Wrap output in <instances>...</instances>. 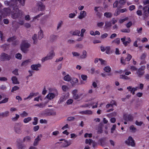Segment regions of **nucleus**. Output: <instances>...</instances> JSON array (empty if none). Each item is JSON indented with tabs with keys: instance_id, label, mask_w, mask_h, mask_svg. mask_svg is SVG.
I'll return each instance as SVG.
<instances>
[{
	"instance_id": "obj_1",
	"label": "nucleus",
	"mask_w": 149,
	"mask_h": 149,
	"mask_svg": "<svg viewBox=\"0 0 149 149\" xmlns=\"http://www.w3.org/2000/svg\"><path fill=\"white\" fill-rule=\"evenodd\" d=\"M144 5L143 8V14L144 19H145L149 16V0H146L143 1Z\"/></svg>"
},
{
	"instance_id": "obj_2",
	"label": "nucleus",
	"mask_w": 149,
	"mask_h": 149,
	"mask_svg": "<svg viewBox=\"0 0 149 149\" xmlns=\"http://www.w3.org/2000/svg\"><path fill=\"white\" fill-rule=\"evenodd\" d=\"M14 58V54H8L4 52L2 53L0 55V61H9Z\"/></svg>"
},
{
	"instance_id": "obj_3",
	"label": "nucleus",
	"mask_w": 149,
	"mask_h": 149,
	"mask_svg": "<svg viewBox=\"0 0 149 149\" xmlns=\"http://www.w3.org/2000/svg\"><path fill=\"white\" fill-rule=\"evenodd\" d=\"M31 45L26 40H23L22 42L20 47L21 50L24 53H26L29 51V48Z\"/></svg>"
},
{
	"instance_id": "obj_4",
	"label": "nucleus",
	"mask_w": 149,
	"mask_h": 149,
	"mask_svg": "<svg viewBox=\"0 0 149 149\" xmlns=\"http://www.w3.org/2000/svg\"><path fill=\"white\" fill-rule=\"evenodd\" d=\"M13 13L11 15L12 17L15 19L20 18L22 19L23 18L22 17V12L21 10H18L17 8V10L16 12Z\"/></svg>"
},
{
	"instance_id": "obj_5",
	"label": "nucleus",
	"mask_w": 149,
	"mask_h": 149,
	"mask_svg": "<svg viewBox=\"0 0 149 149\" xmlns=\"http://www.w3.org/2000/svg\"><path fill=\"white\" fill-rule=\"evenodd\" d=\"M55 55V53L53 50L51 51L47 55L44 57L42 59V61L44 62L46 61L51 60L53 58Z\"/></svg>"
},
{
	"instance_id": "obj_6",
	"label": "nucleus",
	"mask_w": 149,
	"mask_h": 149,
	"mask_svg": "<svg viewBox=\"0 0 149 149\" xmlns=\"http://www.w3.org/2000/svg\"><path fill=\"white\" fill-rule=\"evenodd\" d=\"M17 10V6H10L8 8H5L3 9V11L6 14H9L10 13H14L16 12Z\"/></svg>"
},
{
	"instance_id": "obj_7",
	"label": "nucleus",
	"mask_w": 149,
	"mask_h": 149,
	"mask_svg": "<svg viewBox=\"0 0 149 149\" xmlns=\"http://www.w3.org/2000/svg\"><path fill=\"white\" fill-rule=\"evenodd\" d=\"M125 143L128 146L133 147H135V146L134 140L131 136H129L127 139L125 141Z\"/></svg>"
},
{
	"instance_id": "obj_8",
	"label": "nucleus",
	"mask_w": 149,
	"mask_h": 149,
	"mask_svg": "<svg viewBox=\"0 0 149 149\" xmlns=\"http://www.w3.org/2000/svg\"><path fill=\"white\" fill-rule=\"evenodd\" d=\"M146 68L145 66H142L141 68L137 69L136 74L139 77H141L144 74V70Z\"/></svg>"
},
{
	"instance_id": "obj_9",
	"label": "nucleus",
	"mask_w": 149,
	"mask_h": 149,
	"mask_svg": "<svg viewBox=\"0 0 149 149\" xmlns=\"http://www.w3.org/2000/svg\"><path fill=\"white\" fill-rule=\"evenodd\" d=\"M58 95V92L57 90H56L54 93H49L46 96L48 99L51 100L54 99L55 97L57 96Z\"/></svg>"
},
{
	"instance_id": "obj_10",
	"label": "nucleus",
	"mask_w": 149,
	"mask_h": 149,
	"mask_svg": "<svg viewBox=\"0 0 149 149\" xmlns=\"http://www.w3.org/2000/svg\"><path fill=\"white\" fill-rule=\"evenodd\" d=\"M22 125L21 123H17L15 124L14 128L15 132L17 134H21L22 132L21 127Z\"/></svg>"
},
{
	"instance_id": "obj_11",
	"label": "nucleus",
	"mask_w": 149,
	"mask_h": 149,
	"mask_svg": "<svg viewBox=\"0 0 149 149\" xmlns=\"http://www.w3.org/2000/svg\"><path fill=\"white\" fill-rule=\"evenodd\" d=\"M43 114L46 116H55L56 115V113L53 111L47 109L44 111Z\"/></svg>"
},
{
	"instance_id": "obj_12",
	"label": "nucleus",
	"mask_w": 149,
	"mask_h": 149,
	"mask_svg": "<svg viewBox=\"0 0 149 149\" xmlns=\"http://www.w3.org/2000/svg\"><path fill=\"white\" fill-rule=\"evenodd\" d=\"M4 3L7 6H9V7L17 6L16 5V1L14 0H11L10 1H6L4 2Z\"/></svg>"
},
{
	"instance_id": "obj_13",
	"label": "nucleus",
	"mask_w": 149,
	"mask_h": 149,
	"mask_svg": "<svg viewBox=\"0 0 149 149\" xmlns=\"http://www.w3.org/2000/svg\"><path fill=\"white\" fill-rule=\"evenodd\" d=\"M123 119L125 121H132L133 119V116L130 114H125L123 115Z\"/></svg>"
},
{
	"instance_id": "obj_14",
	"label": "nucleus",
	"mask_w": 149,
	"mask_h": 149,
	"mask_svg": "<svg viewBox=\"0 0 149 149\" xmlns=\"http://www.w3.org/2000/svg\"><path fill=\"white\" fill-rule=\"evenodd\" d=\"M37 6L38 10L40 11H43L45 10V6L41 1H38L37 3Z\"/></svg>"
},
{
	"instance_id": "obj_15",
	"label": "nucleus",
	"mask_w": 149,
	"mask_h": 149,
	"mask_svg": "<svg viewBox=\"0 0 149 149\" xmlns=\"http://www.w3.org/2000/svg\"><path fill=\"white\" fill-rule=\"evenodd\" d=\"M42 134H40L39 135H38L37 138L35 139V140L34 141L33 145L34 146H37L39 143V142L40 140H41V138H42Z\"/></svg>"
},
{
	"instance_id": "obj_16",
	"label": "nucleus",
	"mask_w": 149,
	"mask_h": 149,
	"mask_svg": "<svg viewBox=\"0 0 149 149\" xmlns=\"http://www.w3.org/2000/svg\"><path fill=\"white\" fill-rule=\"evenodd\" d=\"M41 67L40 64H37L32 65L31 66V68L33 70L38 71L39 69L38 68H40Z\"/></svg>"
},
{
	"instance_id": "obj_17",
	"label": "nucleus",
	"mask_w": 149,
	"mask_h": 149,
	"mask_svg": "<svg viewBox=\"0 0 149 149\" xmlns=\"http://www.w3.org/2000/svg\"><path fill=\"white\" fill-rule=\"evenodd\" d=\"M39 94L38 93H30L29 95L27 97L24 98V100H25L27 99H28L29 98H31L32 97H33L37 95H38Z\"/></svg>"
},
{
	"instance_id": "obj_18",
	"label": "nucleus",
	"mask_w": 149,
	"mask_h": 149,
	"mask_svg": "<svg viewBox=\"0 0 149 149\" xmlns=\"http://www.w3.org/2000/svg\"><path fill=\"white\" fill-rule=\"evenodd\" d=\"M86 15V13L85 11H81L80 13V15L78 16V18L81 19L85 17Z\"/></svg>"
},
{
	"instance_id": "obj_19",
	"label": "nucleus",
	"mask_w": 149,
	"mask_h": 149,
	"mask_svg": "<svg viewBox=\"0 0 149 149\" xmlns=\"http://www.w3.org/2000/svg\"><path fill=\"white\" fill-rule=\"evenodd\" d=\"M12 83L14 84H19V82L17 78L15 76H13L11 78Z\"/></svg>"
},
{
	"instance_id": "obj_20",
	"label": "nucleus",
	"mask_w": 149,
	"mask_h": 149,
	"mask_svg": "<svg viewBox=\"0 0 149 149\" xmlns=\"http://www.w3.org/2000/svg\"><path fill=\"white\" fill-rule=\"evenodd\" d=\"M58 38V36L54 35H51L50 36V41L52 42L55 41Z\"/></svg>"
},
{
	"instance_id": "obj_21",
	"label": "nucleus",
	"mask_w": 149,
	"mask_h": 149,
	"mask_svg": "<svg viewBox=\"0 0 149 149\" xmlns=\"http://www.w3.org/2000/svg\"><path fill=\"white\" fill-rule=\"evenodd\" d=\"M70 33L73 36H79V34L80 33V31L77 30H76L75 31H71L70 32Z\"/></svg>"
},
{
	"instance_id": "obj_22",
	"label": "nucleus",
	"mask_w": 149,
	"mask_h": 149,
	"mask_svg": "<svg viewBox=\"0 0 149 149\" xmlns=\"http://www.w3.org/2000/svg\"><path fill=\"white\" fill-rule=\"evenodd\" d=\"M70 83L72 86H74L78 82V79L75 78H74L71 79L70 81Z\"/></svg>"
},
{
	"instance_id": "obj_23",
	"label": "nucleus",
	"mask_w": 149,
	"mask_h": 149,
	"mask_svg": "<svg viewBox=\"0 0 149 149\" xmlns=\"http://www.w3.org/2000/svg\"><path fill=\"white\" fill-rule=\"evenodd\" d=\"M87 52L86 50H84L82 52V54L80 56L81 59L86 58L87 57Z\"/></svg>"
},
{
	"instance_id": "obj_24",
	"label": "nucleus",
	"mask_w": 149,
	"mask_h": 149,
	"mask_svg": "<svg viewBox=\"0 0 149 149\" xmlns=\"http://www.w3.org/2000/svg\"><path fill=\"white\" fill-rule=\"evenodd\" d=\"M111 103V104H108L107 105L106 107L107 108H109L110 107H113V105H116V103L114 100H112Z\"/></svg>"
},
{
	"instance_id": "obj_25",
	"label": "nucleus",
	"mask_w": 149,
	"mask_h": 149,
	"mask_svg": "<svg viewBox=\"0 0 149 149\" xmlns=\"http://www.w3.org/2000/svg\"><path fill=\"white\" fill-rule=\"evenodd\" d=\"M43 37V31L42 30H41L38 33V38L39 40H40Z\"/></svg>"
},
{
	"instance_id": "obj_26",
	"label": "nucleus",
	"mask_w": 149,
	"mask_h": 149,
	"mask_svg": "<svg viewBox=\"0 0 149 149\" xmlns=\"http://www.w3.org/2000/svg\"><path fill=\"white\" fill-rule=\"evenodd\" d=\"M32 38L33 40V44H37L38 41V40L37 38V35L36 34H34V35L32 36Z\"/></svg>"
},
{
	"instance_id": "obj_27",
	"label": "nucleus",
	"mask_w": 149,
	"mask_h": 149,
	"mask_svg": "<svg viewBox=\"0 0 149 149\" xmlns=\"http://www.w3.org/2000/svg\"><path fill=\"white\" fill-rule=\"evenodd\" d=\"M71 77L68 74H67L63 78L64 80L68 81H70L71 80Z\"/></svg>"
},
{
	"instance_id": "obj_28",
	"label": "nucleus",
	"mask_w": 149,
	"mask_h": 149,
	"mask_svg": "<svg viewBox=\"0 0 149 149\" xmlns=\"http://www.w3.org/2000/svg\"><path fill=\"white\" fill-rule=\"evenodd\" d=\"M66 99L65 96V95H62L60 98L59 101L58 102V103L60 104L61 103L63 102L66 100Z\"/></svg>"
},
{
	"instance_id": "obj_29",
	"label": "nucleus",
	"mask_w": 149,
	"mask_h": 149,
	"mask_svg": "<svg viewBox=\"0 0 149 149\" xmlns=\"http://www.w3.org/2000/svg\"><path fill=\"white\" fill-rule=\"evenodd\" d=\"M104 16L107 18L111 17L112 16V14L110 12H106L104 13Z\"/></svg>"
},
{
	"instance_id": "obj_30",
	"label": "nucleus",
	"mask_w": 149,
	"mask_h": 149,
	"mask_svg": "<svg viewBox=\"0 0 149 149\" xmlns=\"http://www.w3.org/2000/svg\"><path fill=\"white\" fill-rule=\"evenodd\" d=\"M2 115H3V118L7 117L9 115V112L7 111L4 112H2Z\"/></svg>"
},
{
	"instance_id": "obj_31",
	"label": "nucleus",
	"mask_w": 149,
	"mask_h": 149,
	"mask_svg": "<svg viewBox=\"0 0 149 149\" xmlns=\"http://www.w3.org/2000/svg\"><path fill=\"white\" fill-rule=\"evenodd\" d=\"M18 149H24L25 147V146L24 144H22L20 143H17Z\"/></svg>"
},
{
	"instance_id": "obj_32",
	"label": "nucleus",
	"mask_w": 149,
	"mask_h": 149,
	"mask_svg": "<svg viewBox=\"0 0 149 149\" xmlns=\"http://www.w3.org/2000/svg\"><path fill=\"white\" fill-rule=\"evenodd\" d=\"M31 140V138L29 136H26L23 139L24 142L25 141L30 142Z\"/></svg>"
},
{
	"instance_id": "obj_33",
	"label": "nucleus",
	"mask_w": 149,
	"mask_h": 149,
	"mask_svg": "<svg viewBox=\"0 0 149 149\" xmlns=\"http://www.w3.org/2000/svg\"><path fill=\"white\" fill-rule=\"evenodd\" d=\"M65 143L63 144V145L62 146L63 147H67L69 146L71 144V142L70 141H65Z\"/></svg>"
},
{
	"instance_id": "obj_34",
	"label": "nucleus",
	"mask_w": 149,
	"mask_h": 149,
	"mask_svg": "<svg viewBox=\"0 0 149 149\" xmlns=\"http://www.w3.org/2000/svg\"><path fill=\"white\" fill-rule=\"evenodd\" d=\"M105 140V138H101L98 141L100 143L101 146H103L104 145V144L103 143V142Z\"/></svg>"
},
{
	"instance_id": "obj_35",
	"label": "nucleus",
	"mask_w": 149,
	"mask_h": 149,
	"mask_svg": "<svg viewBox=\"0 0 149 149\" xmlns=\"http://www.w3.org/2000/svg\"><path fill=\"white\" fill-rule=\"evenodd\" d=\"M30 62V61L29 60H26L23 62L22 64L21 65L23 66H25L27 65Z\"/></svg>"
},
{
	"instance_id": "obj_36",
	"label": "nucleus",
	"mask_w": 149,
	"mask_h": 149,
	"mask_svg": "<svg viewBox=\"0 0 149 149\" xmlns=\"http://www.w3.org/2000/svg\"><path fill=\"white\" fill-rule=\"evenodd\" d=\"M104 70L107 72H109L111 71V68L109 66H106L104 68Z\"/></svg>"
},
{
	"instance_id": "obj_37",
	"label": "nucleus",
	"mask_w": 149,
	"mask_h": 149,
	"mask_svg": "<svg viewBox=\"0 0 149 149\" xmlns=\"http://www.w3.org/2000/svg\"><path fill=\"white\" fill-rule=\"evenodd\" d=\"M46 105V104L40 103V104H37L34 105L35 106L39 107L42 108L44 107Z\"/></svg>"
},
{
	"instance_id": "obj_38",
	"label": "nucleus",
	"mask_w": 149,
	"mask_h": 149,
	"mask_svg": "<svg viewBox=\"0 0 149 149\" xmlns=\"http://www.w3.org/2000/svg\"><path fill=\"white\" fill-rule=\"evenodd\" d=\"M112 43H115L116 44L118 45L120 43V39L119 38H117L112 42Z\"/></svg>"
},
{
	"instance_id": "obj_39",
	"label": "nucleus",
	"mask_w": 149,
	"mask_h": 149,
	"mask_svg": "<svg viewBox=\"0 0 149 149\" xmlns=\"http://www.w3.org/2000/svg\"><path fill=\"white\" fill-rule=\"evenodd\" d=\"M63 24V22L62 21H60L58 23L57 27V30H58L59 28L61 27Z\"/></svg>"
},
{
	"instance_id": "obj_40",
	"label": "nucleus",
	"mask_w": 149,
	"mask_h": 149,
	"mask_svg": "<svg viewBox=\"0 0 149 149\" xmlns=\"http://www.w3.org/2000/svg\"><path fill=\"white\" fill-rule=\"evenodd\" d=\"M31 120V118L30 117H28L24 119L23 121L24 123H26L29 122Z\"/></svg>"
},
{
	"instance_id": "obj_41",
	"label": "nucleus",
	"mask_w": 149,
	"mask_h": 149,
	"mask_svg": "<svg viewBox=\"0 0 149 149\" xmlns=\"http://www.w3.org/2000/svg\"><path fill=\"white\" fill-rule=\"evenodd\" d=\"M120 31L122 32L126 33H129L130 32V29H121Z\"/></svg>"
},
{
	"instance_id": "obj_42",
	"label": "nucleus",
	"mask_w": 149,
	"mask_h": 149,
	"mask_svg": "<svg viewBox=\"0 0 149 149\" xmlns=\"http://www.w3.org/2000/svg\"><path fill=\"white\" fill-rule=\"evenodd\" d=\"M15 117H13L11 118V120L13 121H17L19 117V115L17 114H15Z\"/></svg>"
},
{
	"instance_id": "obj_43",
	"label": "nucleus",
	"mask_w": 149,
	"mask_h": 149,
	"mask_svg": "<svg viewBox=\"0 0 149 149\" xmlns=\"http://www.w3.org/2000/svg\"><path fill=\"white\" fill-rule=\"evenodd\" d=\"M19 87L17 86H15L14 87H13L11 89V92H13L15 91H16L17 90L19 89Z\"/></svg>"
},
{
	"instance_id": "obj_44",
	"label": "nucleus",
	"mask_w": 149,
	"mask_h": 149,
	"mask_svg": "<svg viewBox=\"0 0 149 149\" xmlns=\"http://www.w3.org/2000/svg\"><path fill=\"white\" fill-rule=\"evenodd\" d=\"M111 26V23L110 22L106 21L105 22V26L106 28L110 27Z\"/></svg>"
},
{
	"instance_id": "obj_45",
	"label": "nucleus",
	"mask_w": 149,
	"mask_h": 149,
	"mask_svg": "<svg viewBox=\"0 0 149 149\" xmlns=\"http://www.w3.org/2000/svg\"><path fill=\"white\" fill-rule=\"evenodd\" d=\"M15 57L21 60L22 58V55L19 53L16 54L15 56Z\"/></svg>"
},
{
	"instance_id": "obj_46",
	"label": "nucleus",
	"mask_w": 149,
	"mask_h": 149,
	"mask_svg": "<svg viewBox=\"0 0 149 149\" xmlns=\"http://www.w3.org/2000/svg\"><path fill=\"white\" fill-rule=\"evenodd\" d=\"M28 113L25 111H24L23 112L20 114V115L22 117H25L28 116Z\"/></svg>"
},
{
	"instance_id": "obj_47",
	"label": "nucleus",
	"mask_w": 149,
	"mask_h": 149,
	"mask_svg": "<svg viewBox=\"0 0 149 149\" xmlns=\"http://www.w3.org/2000/svg\"><path fill=\"white\" fill-rule=\"evenodd\" d=\"M132 56L129 54H128L127 57L125 58L126 61H129L132 58Z\"/></svg>"
},
{
	"instance_id": "obj_48",
	"label": "nucleus",
	"mask_w": 149,
	"mask_h": 149,
	"mask_svg": "<svg viewBox=\"0 0 149 149\" xmlns=\"http://www.w3.org/2000/svg\"><path fill=\"white\" fill-rule=\"evenodd\" d=\"M130 130H132V131L134 132H135L136 131V128L133 125H132L130 127Z\"/></svg>"
},
{
	"instance_id": "obj_49",
	"label": "nucleus",
	"mask_w": 149,
	"mask_h": 149,
	"mask_svg": "<svg viewBox=\"0 0 149 149\" xmlns=\"http://www.w3.org/2000/svg\"><path fill=\"white\" fill-rule=\"evenodd\" d=\"M99 60L100 62L101 65H106V61H105L102 58H99Z\"/></svg>"
},
{
	"instance_id": "obj_50",
	"label": "nucleus",
	"mask_w": 149,
	"mask_h": 149,
	"mask_svg": "<svg viewBox=\"0 0 149 149\" xmlns=\"http://www.w3.org/2000/svg\"><path fill=\"white\" fill-rule=\"evenodd\" d=\"M0 37L2 41H4V38L3 36V34L2 31H0Z\"/></svg>"
},
{
	"instance_id": "obj_51",
	"label": "nucleus",
	"mask_w": 149,
	"mask_h": 149,
	"mask_svg": "<svg viewBox=\"0 0 149 149\" xmlns=\"http://www.w3.org/2000/svg\"><path fill=\"white\" fill-rule=\"evenodd\" d=\"M126 60L125 59H124V57H122L120 58V62L121 63L124 65H125L126 64L125 61Z\"/></svg>"
},
{
	"instance_id": "obj_52",
	"label": "nucleus",
	"mask_w": 149,
	"mask_h": 149,
	"mask_svg": "<svg viewBox=\"0 0 149 149\" xmlns=\"http://www.w3.org/2000/svg\"><path fill=\"white\" fill-rule=\"evenodd\" d=\"M102 9V8L100 7H95L94 8V10L96 13L99 12V11L101 10Z\"/></svg>"
},
{
	"instance_id": "obj_53",
	"label": "nucleus",
	"mask_w": 149,
	"mask_h": 149,
	"mask_svg": "<svg viewBox=\"0 0 149 149\" xmlns=\"http://www.w3.org/2000/svg\"><path fill=\"white\" fill-rule=\"evenodd\" d=\"M120 79H129V78L128 77L126 76L125 75H121L120 76Z\"/></svg>"
},
{
	"instance_id": "obj_54",
	"label": "nucleus",
	"mask_w": 149,
	"mask_h": 149,
	"mask_svg": "<svg viewBox=\"0 0 149 149\" xmlns=\"http://www.w3.org/2000/svg\"><path fill=\"white\" fill-rule=\"evenodd\" d=\"M85 114L86 115H91L92 113V112L90 110H86L85 111Z\"/></svg>"
},
{
	"instance_id": "obj_55",
	"label": "nucleus",
	"mask_w": 149,
	"mask_h": 149,
	"mask_svg": "<svg viewBox=\"0 0 149 149\" xmlns=\"http://www.w3.org/2000/svg\"><path fill=\"white\" fill-rule=\"evenodd\" d=\"M34 121L33 122V124L34 125H37L38 123V118L37 117H35L34 118Z\"/></svg>"
},
{
	"instance_id": "obj_56",
	"label": "nucleus",
	"mask_w": 149,
	"mask_h": 149,
	"mask_svg": "<svg viewBox=\"0 0 149 149\" xmlns=\"http://www.w3.org/2000/svg\"><path fill=\"white\" fill-rule=\"evenodd\" d=\"M62 88L64 92H66V90L68 89V87L66 86L63 85L62 86Z\"/></svg>"
},
{
	"instance_id": "obj_57",
	"label": "nucleus",
	"mask_w": 149,
	"mask_h": 149,
	"mask_svg": "<svg viewBox=\"0 0 149 149\" xmlns=\"http://www.w3.org/2000/svg\"><path fill=\"white\" fill-rule=\"evenodd\" d=\"M135 124L138 126H141L143 124V122L142 121L139 122L137 120L135 121Z\"/></svg>"
},
{
	"instance_id": "obj_58",
	"label": "nucleus",
	"mask_w": 149,
	"mask_h": 149,
	"mask_svg": "<svg viewBox=\"0 0 149 149\" xmlns=\"http://www.w3.org/2000/svg\"><path fill=\"white\" fill-rule=\"evenodd\" d=\"M18 69H15L12 72V73L16 75H18L19 74L18 73Z\"/></svg>"
},
{
	"instance_id": "obj_59",
	"label": "nucleus",
	"mask_w": 149,
	"mask_h": 149,
	"mask_svg": "<svg viewBox=\"0 0 149 149\" xmlns=\"http://www.w3.org/2000/svg\"><path fill=\"white\" fill-rule=\"evenodd\" d=\"M81 77L82 79L84 81L86 80L87 78V75L84 74H82L81 75Z\"/></svg>"
},
{
	"instance_id": "obj_60",
	"label": "nucleus",
	"mask_w": 149,
	"mask_h": 149,
	"mask_svg": "<svg viewBox=\"0 0 149 149\" xmlns=\"http://www.w3.org/2000/svg\"><path fill=\"white\" fill-rule=\"evenodd\" d=\"M72 54L74 56H80L79 54L76 52H73Z\"/></svg>"
},
{
	"instance_id": "obj_61",
	"label": "nucleus",
	"mask_w": 149,
	"mask_h": 149,
	"mask_svg": "<svg viewBox=\"0 0 149 149\" xmlns=\"http://www.w3.org/2000/svg\"><path fill=\"white\" fill-rule=\"evenodd\" d=\"M16 39V38L14 36L10 38L7 40V41L9 42L15 40Z\"/></svg>"
},
{
	"instance_id": "obj_62",
	"label": "nucleus",
	"mask_w": 149,
	"mask_h": 149,
	"mask_svg": "<svg viewBox=\"0 0 149 149\" xmlns=\"http://www.w3.org/2000/svg\"><path fill=\"white\" fill-rule=\"evenodd\" d=\"M84 136L85 138H87L88 137L90 138L91 137H92V134H91L86 133L84 134Z\"/></svg>"
},
{
	"instance_id": "obj_63",
	"label": "nucleus",
	"mask_w": 149,
	"mask_h": 149,
	"mask_svg": "<svg viewBox=\"0 0 149 149\" xmlns=\"http://www.w3.org/2000/svg\"><path fill=\"white\" fill-rule=\"evenodd\" d=\"M103 132V130L101 127H99L98 128L97 133L98 134H100Z\"/></svg>"
},
{
	"instance_id": "obj_64",
	"label": "nucleus",
	"mask_w": 149,
	"mask_h": 149,
	"mask_svg": "<svg viewBox=\"0 0 149 149\" xmlns=\"http://www.w3.org/2000/svg\"><path fill=\"white\" fill-rule=\"evenodd\" d=\"M126 3V1L125 0H120L119 3L121 5H124Z\"/></svg>"
}]
</instances>
